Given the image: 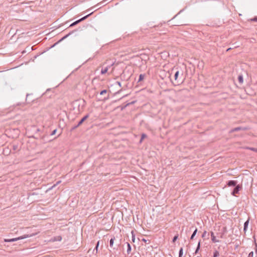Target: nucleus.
Wrapping results in <instances>:
<instances>
[{
    "label": "nucleus",
    "instance_id": "473e14b6",
    "mask_svg": "<svg viewBox=\"0 0 257 257\" xmlns=\"http://www.w3.org/2000/svg\"><path fill=\"white\" fill-rule=\"evenodd\" d=\"M255 244L256 247H257V238L255 239Z\"/></svg>",
    "mask_w": 257,
    "mask_h": 257
},
{
    "label": "nucleus",
    "instance_id": "f03ea898",
    "mask_svg": "<svg viewBox=\"0 0 257 257\" xmlns=\"http://www.w3.org/2000/svg\"><path fill=\"white\" fill-rule=\"evenodd\" d=\"M35 234H33V235H24L23 236H20V237H17V238H12V239H4V241L6 242H14V241H17V240H20V239H24V238H26L32 236L34 235Z\"/></svg>",
    "mask_w": 257,
    "mask_h": 257
},
{
    "label": "nucleus",
    "instance_id": "5701e85b",
    "mask_svg": "<svg viewBox=\"0 0 257 257\" xmlns=\"http://www.w3.org/2000/svg\"><path fill=\"white\" fill-rule=\"evenodd\" d=\"M146 137H147V136L145 134H142L141 136V139L140 140V142L141 143L143 141V140Z\"/></svg>",
    "mask_w": 257,
    "mask_h": 257
},
{
    "label": "nucleus",
    "instance_id": "c756f323",
    "mask_svg": "<svg viewBox=\"0 0 257 257\" xmlns=\"http://www.w3.org/2000/svg\"><path fill=\"white\" fill-rule=\"evenodd\" d=\"M57 130H54L53 131H52V132L51 133V136H53L55 134Z\"/></svg>",
    "mask_w": 257,
    "mask_h": 257
},
{
    "label": "nucleus",
    "instance_id": "bb28decb",
    "mask_svg": "<svg viewBox=\"0 0 257 257\" xmlns=\"http://www.w3.org/2000/svg\"><path fill=\"white\" fill-rule=\"evenodd\" d=\"M253 252L252 251L249 253L247 257H253Z\"/></svg>",
    "mask_w": 257,
    "mask_h": 257
},
{
    "label": "nucleus",
    "instance_id": "b1692460",
    "mask_svg": "<svg viewBox=\"0 0 257 257\" xmlns=\"http://www.w3.org/2000/svg\"><path fill=\"white\" fill-rule=\"evenodd\" d=\"M183 254V248H181L179 252V257H181Z\"/></svg>",
    "mask_w": 257,
    "mask_h": 257
},
{
    "label": "nucleus",
    "instance_id": "4be33fe9",
    "mask_svg": "<svg viewBox=\"0 0 257 257\" xmlns=\"http://www.w3.org/2000/svg\"><path fill=\"white\" fill-rule=\"evenodd\" d=\"M200 242H199V243L198 244V245H197V248H196V249L195 250V253H197L198 252V250L200 249Z\"/></svg>",
    "mask_w": 257,
    "mask_h": 257
},
{
    "label": "nucleus",
    "instance_id": "0eeeda50",
    "mask_svg": "<svg viewBox=\"0 0 257 257\" xmlns=\"http://www.w3.org/2000/svg\"><path fill=\"white\" fill-rule=\"evenodd\" d=\"M245 130V128H243L242 127H235V128L232 129L231 132H237V131H238L240 130Z\"/></svg>",
    "mask_w": 257,
    "mask_h": 257
},
{
    "label": "nucleus",
    "instance_id": "f8f14e48",
    "mask_svg": "<svg viewBox=\"0 0 257 257\" xmlns=\"http://www.w3.org/2000/svg\"><path fill=\"white\" fill-rule=\"evenodd\" d=\"M73 33V32H70L69 34H68L67 35H65V36H64L63 38H62L60 40H59V42L60 41H61L62 40H63L64 39H66L67 37H68L69 35H70L71 34Z\"/></svg>",
    "mask_w": 257,
    "mask_h": 257
},
{
    "label": "nucleus",
    "instance_id": "dca6fc26",
    "mask_svg": "<svg viewBox=\"0 0 257 257\" xmlns=\"http://www.w3.org/2000/svg\"><path fill=\"white\" fill-rule=\"evenodd\" d=\"M245 149H248V150H251L252 151H254L255 152H256L257 153V149L256 148H250V147H246Z\"/></svg>",
    "mask_w": 257,
    "mask_h": 257
},
{
    "label": "nucleus",
    "instance_id": "9b49d317",
    "mask_svg": "<svg viewBox=\"0 0 257 257\" xmlns=\"http://www.w3.org/2000/svg\"><path fill=\"white\" fill-rule=\"evenodd\" d=\"M145 78V74H140L139 76V79L138 80V82H141V81L143 80Z\"/></svg>",
    "mask_w": 257,
    "mask_h": 257
},
{
    "label": "nucleus",
    "instance_id": "ddd939ff",
    "mask_svg": "<svg viewBox=\"0 0 257 257\" xmlns=\"http://www.w3.org/2000/svg\"><path fill=\"white\" fill-rule=\"evenodd\" d=\"M73 33V32H70L69 34H68L67 35H65V36H64L63 38H62L60 40H59V42L60 41H61L62 40H63L64 39H66L67 37H68L69 35H70L71 34Z\"/></svg>",
    "mask_w": 257,
    "mask_h": 257
},
{
    "label": "nucleus",
    "instance_id": "58836bf2",
    "mask_svg": "<svg viewBox=\"0 0 257 257\" xmlns=\"http://www.w3.org/2000/svg\"><path fill=\"white\" fill-rule=\"evenodd\" d=\"M135 238L134 237H133V240L134 241Z\"/></svg>",
    "mask_w": 257,
    "mask_h": 257
},
{
    "label": "nucleus",
    "instance_id": "393cba45",
    "mask_svg": "<svg viewBox=\"0 0 257 257\" xmlns=\"http://www.w3.org/2000/svg\"><path fill=\"white\" fill-rule=\"evenodd\" d=\"M142 240L143 242H144L145 243H149V242H150L149 240H148H148H147V239H146L145 238H142Z\"/></svg>",
    "mask_w": 257,
    "mask_h": 257
},
{
    "label": "nucleus",
    "instance_id": "39448f33",
    "mask_svg": "<svg viewBox=\"0 0 257 257\" xmlns=\"http://www.w3.org/2000/svg\"><path fill=\"white\" fill-rule=\"evenodd\" d=\"M237 181L234 180H230L227 182L228 186H235L236 185Z\"/></svg>",
    "mask_w": 257,
    "mask_h": 257
},
{
    "label": "nucleus",
    "instance_id": "c9c22d12",
    "mask_svg": "<svg viewBox=\"0 0 257 257\" xmlns=\"http://www.w3.org/2000/svg\"><path fill=\"white\" fill-rule=\"evenodd\" d=\"M231 49V48H228V49H227L226 51H230Z\"/></svg>",
    "mask_w": 257,
    "mask_h": 257
},
{
    "label": "nucleus",
    "instance_id": "2eb2a0df",
    "mask_svg": "<svg viewBox=\"0 0 257 257\" xmlns=\"http://www.w3.org/2000/svg\"><path fill=\"white\" fill-rule=\"evenodd\" d=\"M238 81H239V82L240 83H242L243 81L242 76H241V75H239V76H238Z\"/></svg>",
    "mask_w": 257,
    "mask_h": 257
},
{
    "label": "nucleus",
    "instance_id": "f3484780",
    "mask_svg": "<svg viewBox=\"0 0 257 257\" xmlns=\"http://www.w3.org/2000/svg\"><path fill=\"white\" fill-rule=\"evenodd\" d=\"M219 252H218L217 250H215V251L214 252L213 257H218V256H219Z\"/></svg>",
    "mask_w": 257,
    "mask_h": 257
},
{
    "label": "nucleus",
    "instance_id": "7c9ffc66",
    "mask_svg": "<svg viewBox=\"0 0 257 257\" xmlns=\"http://www.w3.org/2000/svg\"><path fill=\"white\" fill-rule=\"evenodd\" d=\"M251 21L257 22V17H254L253 19H251Z\"/></svg>",
    "mask_w": 257,
    "mask_h": 257
},
{
    "label": "nucleus",
    "instance_id": "f704fd0d",
    "mask_svg": "<svg viewBox=\"0 0 257 257\" xmlns=\"http://www.w3.org/2000/svg\"><path fill=\"white\" fill-rule=\"evenodd\" d=\"M13 148H14V150H16V149H17V146H13Z\"/></svg>",
    "mask_w": 257,
    "mask_h": 257
},
{
    "label": "nucleus",
    "instance_id": "4c0bfd02",
    "mask_svg": "<svg viewBox=\"0 0 257 257\" xmlns=\"http://www.w3.org/2000/svg\"><path fill=\"white\" fill-rule=\"evenodd\" d=\"M28 96H29V94H27V96H26V100H27V98H28Z\"/></svg>",
    "mask_w": 257,
    "mask_h": 257
},
{
    "label": "nucleus",
    "instance_id": "a211bd4d",
    "mask_svg": "<svg viewBox=\"0 0 257 257\" xmlns=\"http://www.w3.org/2000/svg\"><path fill=\"white\" fill-rule=\"evenodd\" d=\"M178 75H179V71H177L175 72V75H174V79L175 81H177Z\"/></svg>",
    "mask_w": 257,
    "mask_h": 257
},
{
    "label": "nucleus",
    "instance_id": "7ed1b4c3",
    "mask_svg": "<svg viewBox=\"0 0 257 257\" xmlns=\"http://www.w3.org/2000/svg\"><path fill=\"white\" fill-rule=\"evenodd\" d=\"M242 188V187L240 185H236L235 187L234 188L233 191L231 193V194L233 196H236L239 192V191Z\"/></svg>",
    "mask_w": 257,
    "mask_h": 257
},
{
    "label": "nucleus",
    "instance_id": "e433bc0d",
    "mask_svg": "<svg viewBox=\"0 0 257 257\" xmlns=\"http://www.w3.org/2000/svg\"><path fill=\"white\" fill-rule=\"evenodd\" d=\"M85 13L86 12H83L82 13H81V16L84 15Z\"/></svg>",
    "mask_w": 257,
    "mask_h": 257
},
{
    "label": "nucleus",
    "instance_id": "9d476101",
    "mask_svg": "<svg viewBox=\"0 0 257 257\" xmlns=\"http://www.w3.org/2000/svg\"><path fill=\"white\" fill-rule=\"evenodd\" d=\"M80 22V19H79L77 21H76L75 22H73V23H72L70 25V27H73L77 24H78V23H79Z\"/></svg>",
    "mask_w": 257,
    "mask_h": 257
},
{
    "label": "nucleus",
    "instance_id": "ea45409f",
    "mask_svg": "<svg viewBox=\"0 0 257 257\" xmlns=\"http://www.w3.org/2000/svg\"><path fill=\"white\" fill-rule=\"evenodd\" d=\"M256 247V248L255 252L257 253V246Z\"/></svg>",
    "mask_w": 257,
    "mask_h": 257
},
{
    "label": "nucleus",
    "instance_id": "a19ab883",
    "mask_svg": "<svg viewBox=\"0 0 257 257\" xmlns=\"http://www.w3.org/2000/svg\"><path fill=\"white\" fill-rule=\"evenodd\" d=\"M74 73V72H72V73H71V75H73V74Z\"/></svg>",
    "mask_w": 257,
    "mask_h": 257
},
{
    "label": "nucleus",
    "instance_id": "c85d7f7f",
    "mask_svg": "<svg viewBox=\"0 0 257 257\" xmlns=\"http://www.w3.org/2000/svg\"><path fill=\"white\" fill-rule=\"evenodd\" d=\"M87 116H85L81 119V123L87 118Z\"/></svg>",
    "mask_w": 257,
    "mask_h": 257
},
{
    "label": "nucleus",
    "instance_id": "423d86ee",
    "mask_svg": "<svg viewBox=\"0 0 257 257\" xmlns=\"http://www.w3.org/2000/svg\"><path fill=\"white\" fill-rule=\"evenodd\" d=\"M248 223H249V219H247L245 222V223H244V228H243V230L244 232H245L247 230V226H248Z\"/></svg>",
    "mask_w": 257,
    "mask_h": 257
},
{
    "label": "nucleus",
    "instance_id": "6ab92c4d",
    "mask_svg": "<svg viewBox=\"0 0 257 257\" xmlns=\"http://www.w3.org/2000/svg\"><path fill=\"white\" fill-rule=\"evenodd\" d=\"M92 13H90L89 14H88L87 15H85L81 18V21L85 20L88 16H89L90 15H91Z\"/></svg>",
    "mask_w": 257,
    "mask_h": 257
},
{
    "label": "nucleus",
    "instance_id": "cd10ccee",
    "mask_svg": "<svg viewBox=\"0 0 257 257\" xmlns=\"http://www.w3.org/2000/svg\"><path fill=\"white\" fill-rule=\"evenodd\" d=\"M106 93H107V90H102V91H101L100 92V94L101 95H103V94H105Z\"/></svg>",
    "mask_w": 257,
    "mask_h": 257
},
{
    "label": "nucleus",
    "instance_id": "1a4fd4ad",
    "mask_svg": "<svg viewBox=\"0 0 257 257\" xmlns=\"http://www.w3.org/2000/svg\"><path fill=\"white\" fill-rule=\"evenodd\" d=\"M131 251V246L128 242H127V252L128 254L130 253Z\"/></svg>",
    "mask_w": 257,
    "mask_h": 257
},
{
    "label": "nucleus",
    "instance_id": "a878e982",
    "mask_svg": "<svg viewBox=\"0 0 257 257\" xmlns=\"http://www.w3.org/2000/svg\"><path fill=\"white\" fill-rule=\"evenodd\" d=\"M178 237V234L175 235L173 239V242H175L176 241V240L177 239Z\"/></svg>",
    "mask_w": 257,
    "mask_h": 257
},
{
    "label": "nucleus",
    "instance_id": "72a5a7b5",
    "mask_svg": "<svg viewBox=\"0 0 257 257\" xmlns=\"http://www.w3.org/2000/svg\"><path fill=\"white\" fill-rule=\"evenodd\" d=\"M60 182V181L57 182L56 184L54 185L53 187H54V186H56L57 184H59Z\"/></svg>",
    "mask_w": 257,
    "mask_h": 257
},
{
    "label": "nucleus",
    "instance_id": "20e7f679",
    "mask_svg": "<svg viewBox=\"0 0 257 257\" xmlns=\"http://www.w3.org/2000/svg\"><path fill=\"white\" fill-rule=\"evenodd\" d=\"M210 235H211V240L213 242L216 243V242H219V240L216 238V236H215V235L213 232H211Z\"/></svg>",
    "mask_w": 257,
    "mask_h": 257
},
{
    "label": "nucleus",
    "instance_id": "6e6552de",
    "mask_svg": "<svg viewBox=\"0 0 257 257\" xmlns=\"http://www.w3.org/2000/svg\"><path fill=\"white\" fill-rule=\"evenodd\" d=\"M114 240H115V237L114 236L113 237H112L110 240L109 246L111 248L113 247V244Z\"/></svg>",
    "mask_w": 257,
    "mask_h": 257
},
{
    "label": "nucleus",
    "instance_id": "aec40b11",
    "mask_svg": "<svg viewBox=\"0 0 257 257\" xmlns=\"http://www.w3.org/2000/svg\"><path fill=\"white\" fill-rule=\"evenodd\" d=\"M99 242L100 241H98L97 242V244H96V245L94 249V251L95 250H96V253H97L98 252V246H99Z\"/></svg>",
    "mask_w": 257,
    "mask_h": 257
},
{
    "label": "nucleus",
    "instance_id": "f257e3e1",
    "mask_svg": "<svg viewBox=\"0 0 257 257\" xmlns=\"http://www.w3.org/2000/svg\"><path fill=\"white\" fill-rule=\"evenodd\" d=\"M114 64V62H110L109 61L107 60L101 66V74L103 75L107 73L108 75L111 74L114 71V67H113Z\"/></svg>",
    "mask_w": 257,
    "mask_h": 257
},
{
    "label": "nucleus",
    "instance_id": "2f4dec72",
    "mask_svg": "<svg viewBox=\"0 0 257 257\" xmlns=\"http://www.w3.org/2000/svg\"><path fill=\"white\" fill-rule=\"evenodd\" d=\"M223 235H224V233H220V235H219V237H220V238H223Z\"/></svg>",
    "mask_w": 257,
    "mask_h": 257
},
{
    "label": "nucleus",
    "instance_id": "412c9836",
    "mask_svg": "<svg viewBox=\"0 0 257 257\" xmlns=\"http://www.w3.org/2000/svg\"><path fill=\"white\" fill-rule=\"evenodd\" d=\"M197 231V229H196L193 232V234H192L191 236V239H193L194 236L195 235V234H196V232Z\"/></svg>",
    "mask_w": 257,
    "mask_h": 257
},
{
    "label": "nucleus",
    "instance_id": "4468645a",
    "mask_svg": "<svg viewBox=\"0 0 257 257\" xmlns=\"http://www.w3.org/2000/svg\"><path fill=\"white\" fill-rule=\"evenodd\" d=\"M80 125V120H79L78 122V123L75 126H73L71 129V131H72L73 130H75L76 127H78Z\"/></svg>",
    "mask_w": 257,
    "mask_h": 257
}]
</instances>
